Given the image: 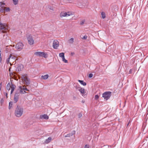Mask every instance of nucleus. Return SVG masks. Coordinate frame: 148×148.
<instances>
[{
	"label": "nucleus",
	"instance_id": "19",
	"mask_svg": "<svg viewBox=\"0 0 148 148\" xmlns=\"http://www.w3.org/2000/svg\"><path fill=\"white\" fill-rule=\"evenodd\" d=\"M51 140V137H49L47 139L45 140V142L47 143H48L50 142Z\"/></svg>",
	"mask_w": 148,
	"mask_h": 148
},
{
	"label": "nucleus",
	"instance_id": "6",
	"mask_svg": "<svg viewBox=\"0 0 148 148\" xmlns=\"http://www.w3.org/2000/svg\"><path fill=\"white\" fill-rule=\"evenodd\" d=\"M24 46V45L21 42H19L17 43L15 47L16 49L20 51L23 49Z\"/></svg>",
	"mask_w": 148,
	"mask_h": 148
},
{
	"label": "nucleus",
	"instance_id": "26",
	"mask_svg": "<svg viewBox=\"0 0 148 148\" xmlns=\"http://www.w3.org/2000/svg\"><path fill=\"white\" fill-rule=\"evenodd\" d=\"M4 7H1V8H0V12H1L2 13L4 12L5 11V9L4 8H3Z\"/></svg>",
	"mask_w": 148,
	"mask_h": 148
},
{
	"label": "nucleus",
	"instance_id": "49",
	"mask_svg": "<svg viewBox=\"0 0 148 148\" xmlns=\"http://www.w3.org/2000/svg\"><path fill=\"white\" fill-rule=\"evenodd\" d=\"M19 88L21 89H22L23 88H22V87L21 86H19Z\"/></svg>",
	"mask_w": 148,
	"mask_h": 148
},
{
	"label": "nucleus",
	"instance_id": "28",
	"mask_svg": "<svg viewBox=\"0 0 148 148\" xmlns=\"http://www.w3.org/2000/svg\"><path fill=\"white\" fill-rule=\"evenodd\" d=\"M62 61H63L64 62L67 63H68V61L66 60L65 58L64 57L62 58Z\"/></svg>",
	"mask_w": 148,
	"mask_h": 148
},
{
	"label": "nucleus",
	"instance_id": "3",
	"mask_svg": "<svg viewBox=\"0 0 148 148\" xmlns=\"http://www.w3.org/2000/svg\"><path fill=\"white\" fill-rule=\"evenodd\" d=\"M21 78L24 84H25L27 86H28L30 84V81L29 79L27 77V74L22 75Z\"/></svg>",
	"mask_w": 148,
	"mask_h": 148
},
{
	"label": "nucleus",
	"instance_id": "1",
	"mask_svg": "<svg viewBox=\"0 0 148 148\" xmlns=\"http://www.w3.org/2000/svg\"><path fill=\"white\" fill-rule=\"evenodd\" d=\"M23 109L22 107L17 105L15 108L14 112L15 115L17 117H20L23 114Z\"/></svg>",
	"mask_w": 148,
	"mask_h": 148
},
{
	"label": "nucleus",
	"instance_id": "43",
	"mask_svg": "<svg viewBox=\"0 0 148 148\" xmlns=\"http://www.w3.org/2000/svg\"><path fill=\"white\" fill-rule=\"evenodd\" d=\"M84 148H89V145H85Z\"/></svg>",
	"mask_w": 148,
	"mask_h": 148
},
{
	"label": "nucleus",
	"instance_id": "17",
	"mask_svg": "<svg viewBox=\"0 0 148 148\" xmlns=\"http://www.w3.org/2000/svg\"><path fill=\"white\" fill-rule=\"evenodd\" d=\"M11 56V58L12 59H14V60L15 59V61L16 60H18V58H17V57H16L15 56H14V55H12V54H10V55L9 56Z\"/></svg>",
	"mask_w": 148,
	"mask_h": 148
},
{
	"label": "nucleus",
	"instance_id": "24",
	"mask_svg": "<svg viewBox=\"0 0 148 148\" xmlns=\"http://www.w3.org/2000/svg\"><path fill=\"white\" fill-rule=\"evenodd\" d=\"M14 4L16 5L18 4V0H12Z\"/></svg>",
	"mask_w": 148,
	"mask_h": 148
},
{
	"label": "nucleus",
	"instance_id": "31",
	"mask_svg": "<svg viewBox=\"0 0 148 148\" xmlns=\"http://www.w3.org/2000/svg\"><path fill=\"white\" fill-rule=\"evenodd\" d=\"M5 11L6 12H8L10 11V8L9 7L8 8H6V9H5Z\"/></svg>",
	"mask_w": 148,
	"mask_h": 148
},
{
	"label": "nucleus",
	"instance_id": "39",
	"mask_svg": "<svg viewBox=\"0 0 148 148\" xmlns=\"http://www.w3.org/2000/svg\"><path fill=\"white\" fill-rule=\"evenodd\" d=\"M66 13L67 15V16H69L72 14L71 13H70L69 12H66Z\"/></svg>",
	"mask_w": 148,
	"mask_h": 148
},
{
	"label": "nucleus",
	"instance_id": "30",
	"mask_svg": "<svg viewBox=\"0 0 148 148\" xmlns=\"http://www.w3.org/2000/svg\"><path fill=\"white\" fill-rule=\"evenodd\" d=\"M99 98V96L98 95H95V100H97Z\"/></svg>",
	"mask_w": 148,
	"mask_h": 148
},
{
	"label": "nucleus",
	"instance_id": "29",
	"mask_svg": "<svg viewBox=\"0 0 148 148\" xmlns=\"http://www.w3.org/2000/svg\"><path fill=\"white\" fill-rule=\"evenodd\" d=\"M11 56H9V58L7 59L6 60V62L7 64L9 63L10 59L11 58Z\"/></svg>",
	"mask_w": 148,
	"mask_h": 148
},
{
	"label": "nucleus",
	"instance_id": "46",
	"mask_svg": "<svg viewBox=\"0 0 148 148\" xmlns=\"http://www.w3.org/2000/svg\"><path fill=\"white\" fill-rule=\"evenodd\" d=\"M74 54L75 53L74 52H71V56H73Z\"/></svg>",
	"mask_w": 148,
	"mask_h": 148
},
{
	"label": "nucleus",
	"instance_id": "14",
	"mask_svg": "<svg viewBox=\"0 0 148 148\" xmlns=\"http://www.w3.org/2000/svg\"><path fill=\"white\" fill-rule=\"evenodd\" d=\"M75 134V131H73L72 133L67 134L65 136V137H70L71 136H72L74 134Z\"/></svg>",
	"mask_w": 148,
	"mask_h": 148
},
{
	"label": "nucleus",
	"instance_id": "52",
	"mask_svg": "<svg viewBox=\"0 0 148 148\" xmlns=\"http://www.w3.org/2000/svg\"><path fill=\"white\" fill-rule=\"evenodd\" d=\"M82 103H84L85 102V101H84L82 100Z\"/></svg>",
	"mask_w": 148,
	"mask_h": 148
},
{
	"label": "nucleus",
	"instance_id": "35",
	"mask_svg": "<svg viewBox=\"0 0 148 148\" xmlns=\"http://www.w3.org/2000/svg\"><path fill=\"white\" fill-rule=\"evenodd\" d=\"M93 74L91 73H90L89 74V75H88V77L89 78H91L93 76Z\"/></svg>",
	"mask_w": 148,
	"mask_h": 148
},
{
	"label": "nucleus",
	"instance_id": "22",
	"mask_svg": "<svg viewBox=\"0 0 148 148\" xmlns=\"http://www.w3.org/2000/svg\"><path fill=\"white\" fill-rule=\"evenodd\" d=\"M42 57H44L45 58H47L48 57V54L47 53H46L44 52H43V53Z\"/></svg>",
	"mask_w": 148,
	"mask_h": 148
},
{
	"label": "nucleus",
	"instance_id": "48",
	"mask_svg": "<svg viewBox=\"0 0 148 148\" xmlns=\"http://www.w3.org/2000/svg\"><path fill=\"white\" fill-rule=\"evenodd\" d=\"M2 83V82H1V83L0 84V90L1 89V87Z\"/></svg>",
	"mask_w": 148,
	"mask_h": 148
},
{
	"label": "nucleus",
	"instance_id": "16",
	"mask_svg": "<svg viewBox=\"0 0 148 148\" xmlns=\"http://www.w3.org/2000/svg\"><path fill=\"white\" fill-rule=\"evenodd\" d=\"M60 16L61 17H65V16H67V15L66 12H61L60 14Z\"/></svg>",
	"mask_w": 148,
	"mask_h": 148
},
{
	"label": "nucleus",
	"instance_id": "44",
	"mask_svg": "<svg viewBox=\"0 0 148 148\" xmlns=\"http://www.w3.org/2000/svg\"><path fill=\"white\" fill-rule=\"evenodd\" d=\"M1 53H0V62H2V58L1 56Z\"/></svg>",
	"mask_w": 148,
	"mask_h": 148
},
{
	"label": "nucleus",
	"instance_id": "5",
	"mask_svg": "<svg viewBox=\"0 0 148 148\" xmlns=\"http://www.w3.org/2000/svg\"><path fill=\"white\" fill-rule=\"evenodd\" d=\"M28 43L30 45H33L34 43V40L33 37L31 34H29L27 36Z\"/></svg>",
	"mask_w": 148,
	"mask_h": 148
},
{
	"label": "nucleus",
	"instance_id": "42",
	"mask_svg": "<svg viewBox=\"0 0 148 148\" xmlns=\"http://www.w3.org/2000/svg\"><path fill=\"white\" fill-rule=\"evenodd\" d=\"M87 36L86 35H85L84 36L83 38H82L83 39L86 40L87 39Z\"/></svg>",
	"mask_w": 148,
	"mask_h": 148
},
{
	"label": "nucleus",
	"instance_id": "38",
	"mask_svg": "<svg viewBox=\"0 0 148 148\" xmlns=\"http://www.w3.org/2000/svg\"><path fill=\"white\" fill-rule=\"evenodd\" d=\"M82 116V114L81 113H79L78 115V118H80Z\"/></svg>",
	"mask_w": 148,
	"mask_h": 148
},
{
	"label": "nucleus",
	"instance_id": "45",
	"mask_svg": "<svg viewBox=\"0 0 148 148\" xmlns=\"http://www.w3.org/2000/svg\"><path fill=\"white\" fill-rule=\"evenodd\" d=\"M132 72V69H130L129 71V73L131 74Z\"/></svg>",
	"mask_w": 148,
	"mask_h": 148
},
{
	"label": "nucleus",
	"instance_id": "2",
	"mask_svg": "<svg viewBox=\"0 0 148 148\" xmlns=\"http://www.w3.org/2000/svg\"><path fill=\"white\" fill-rule=\"evenodd\" d=\"M9 31V28L5 23H0V32L6 33Z\"/></svg>",
	"mask_w": 148,
	"mask_h": 148
},
{
	"label": "nucleus",
	"instance_id": "25",
	"mask_svg": "<svg viewBox=\"0 0 148 148\" xmlns=\"http://www.w3.org/2000/svg\"><path fill=\"white\" fill-rule=\"evenodd\" d=\"M101 16H102V18H104L106 17V14L104 12H101Z\"/></svg>",
	"mask_w": 148,
	"mask_h": 148
},
{
	"label": "nucleus",
	"instance_id": "55",
	"mask_svg": "<svg viewBox=\"0 0 148 148\" xmlns=\"http://www.w3.org/2000/svg\"><path fill=\"white\" fill-rule=\"evenodd\" d=\"M50 9H51V10H53V9H52H52H51V8H50Z\"/></svg>",
	"mask_w": 148,
	"mask_h": 148
},
{
	"label": "nucleus",
	"instance_id": "40",
	"mask_svg": "<svg viewBox=\"0 0 148 148\" xmlns=\"http://www.w3.org/2000/svg\"><path fill=\"white\" fill-rule=\"evenodd\" d=\"M2 4L3 5H5V3H2L1 2H0V7H2L1 6Z\"/></svg>",
	"mask_w": 148,
	"mask_h": 148
},
{
	"label": "nucleus",
	"instance_id": "54",
	"mask_svg": "<svg viewBox=\"0 0 148 148\" xmlns=\"http://www.w3.org/2000/svg\"><path fill=\"white\" fill-rule=\"evenodd\" d=\"M73 98H74V99H75V98H76V97H73Z\"/></svg>",
	"mask_w": 148,
	"mask_h": 148
},
{
	"label": "nucleus",
	"instance_id": "33",
	"mask_svg": "<svg viewBox=\"0 0 148 148\" xmlns=\"http://www.w3.org/2000/svg\"><path fill=\"white\" fill-rule=\"evenodd\" d=\"M4 101V100L3 98H2L0 101V103L1 104V105H2V104L3 103Z\"/></svg>",
	"mask_w": 148,
	"mask_h": 148
},
{
	"label": "nucleus",
	"instance_id": "37",
	"mask_svg": "<svg viewBox=\"0 0 148 148\" xmlns=\"http://www.w3.org/2000/svg\"><path fill=\"white\" fill-rule=\"evenodd\" d=\"M85 22V21L84 20H82V21H81L80 22V24L81 25H82L84 24V23Z\"/></svg>",
	"mask_w": 148,
	"mask_h": 148
},
{
	"label": "nucleus",
	"instance_id": "41",
	"mask_svg": "<svg viewBox=\"0 0 148 148\" xmlns=\"http://www.w3.org/2000/svg\"><path fill=\"white\" fill-rule=\"evenodd\" d=\"M81 88L80 87H79L77 85L75 86V88L76 89H77L78 90L79 88Z\"/></svg>",
	"mask_w": 148,
	"mask_h": 148
},
{
	"label": "nucleus",
	"instance_id": "21",
	"mask_svg": "<svg viewBox=\"0 0 148 148\" xmlns=\"http://www.w3.org/2000/svg\"><path fill=\"white\" fill-rule=\"evenodd\" d=\"M13 105V102L11 101L9 103L8 108L9 109H10L12 107V106Z\"/></svg>",
	"mask_w": 148,
	"mask_h": 148
},
{
	"label": "nucleus",
	"instance_id": "4",
	"mask_svg": "<svg viewBox=\"0 0 148 148\" xmlns=\"http://www.w3.org/2000/svg\"><path fill=\"white\" fill-rule=\"evenodd\" d=\"M112 92L110 91L106 92L102 94V97L104 99L107 100L108 99L111 95Z\"/></svg>",
	"mask_w": 148,
	"mask_h": 148
},
{
	"label": "nucleus",
	"instance_id": "23",
	"mask_svg": "<svg viewBox=\"0 0 148 148\" xmlns=\"http://www.w3.org/2000/svg\"><path fill=\"white\" fill-rule=\"evenodd\" d=\"M59 56L61 58H62L63 57H64V53H63V52H62V53H60L59 54Z\"/></svg>",
	"mask_w": 148,
	"mask_h": 148
},
{
	"label": "nucleus",
	"instance_id": "50",
	"mask_svg": "<svg viewBox=\"0 0 148 148\" xmlns=\"http://www.w3.org/2000/svg\"><path fill=\"white\" fill-rule=\"evenodd\" d=\"M130 122L129 121V122L127 124V126H129V124H130Z\"/></svg>",
	"mask_w": 148,
	"mask_h": 148
},
{
	"label": "nucleus",
	"instance_id": "18",
	"mask_svg": "<svg viewBox=\"0 0 148 148\" xmlns=\"http://www.w3.org/2000/svg\"><path fill=\"white\" fill-rule=\"evenodd\" d=\"M78 81L82 84L84 86H86V82H84L83 80H78Z\"/></svg>",
	"mask_w": 148,
	"mask_h": 148
},
{
	"label": "nucleus",
	"instance_id": "12",
	"mask_svg": "<svg viewBox=\"0 0 148 148\" xmlns=\"http://www.w3.org/2000/svg\"><path fill=\"white\" fill-rule=\"evenodd\" d=\"M78 90L80 92L81 94L84 96V94H85V89L84 88H81L78 89Z\"/></svg>",
	"mask_w": 148,
	"mask_h": 148
},
{
	"label": "nucleus",
	"instance_id": "47",
	"mask_svg": "<svg viewBox=\"0 0 148 148\" xmlns=\"http://www.w3.org/2000/svg\"><path fill=\"white\" fill-rule=\"evenodd\" d=\"M5 96H6V98H8V96H7V95H8V94L7 93H5Z\"/></svg>",
	"mask_w": 148,
	"mask_h": 148
},
{
	"label": "nucleus",
	"instance_id": "7",
	"mask_svg": "<svg viewBox=\"0 0 148 148\" xmlns=\"http://www.w3.org/2000/svg\"><path fill=\"white\" fill-rule=\"evenodd\" d=\"M20 93L18 91H16L15 93L14 97V102L16 103L18 101Z\"/></svg>",
	"mask_w": 148,
	"mask_h": 148
},
{
	"label": "nucleus",
	"instance_id": "10",
	"mask_svg": "<svg viewBox=\"0 0 148 148\" xmlns=\"http://www.w3.org/2000/svg\"><path fill=\"white\" fill-rule=\"evenodd\" d=\"M11 91L10 92V94H11L14 91V89L16 88V86L15 85L13 84L12 83V82H11Z\"/></svg>",
	"mask_w": 148,
	"mask_h": 148
},
{
	"label": "nucleus",
	"instance_id": "13",
	"mask_svg": "<svg viewBox=\"0 0 148 148\" xmlns=\"http://www.w3.org/2000/svg\"><path fill=\"white\" fill-rule=\"evenodd\" d=\"M43 53V52H42L38 51L35 52L34 54L37 56H39L40 57H42Z\"/></svg>",
	"mask_w": 148,
	"mask_h": 148
},
{
	"label": "nucleus",
	"instance_id": "8",
	"mask_svg": "<svg viewBox=\"0 0 148 148\" xmlns=\"http://www.w3.org/2000/svg\"><path fill=\"white\" fill-rule=\"evenodd\" d=\"M23 68V66L22 64H19L18 65L16 69V71L18 72L21 71Z\"/></svg>",
	"mask_w": 148,
	"mask_h": 148
},
{
	"label": "nucleus",
	"instance_id": "51",
	"mask_svg": "<svg viewBox=\"0 0 148 148\" xmlns=\"http://www.w3.org/2000/svg\"><path fill=\"white\" fill-rule=\"evenodd\" d=\"M11 68V67L9 68V71L10 72V69Z\"/></svg>",
	"mask_w": 148,
	"mask_h": 148
},
{
	"label": "nucleus",
	"instance_id": "34",
	"mask_svg": "<svg viewBox=\"0 0 148 148\" xmlns=\"http://www.w3.org/2000/svg\"><path fill=\"white\" fill-rule=\"evenodd\" d=\"M22 89L24 90H26V91H27L28 92H29V90L28 89H27V88L25 87L23 88H22Z\"/></svg>",
	"mask_w": 148,
	"mask_h": 148
},
{
	"label": "nucleus",
	"instance_id": "36",
	"mask_svg": "<svg viewBox=\"0 0 148 148\" xmlns=\"http://www.w3.org/2000/svg\"><path fill=\"white\" fill-rule=\"evenodd\" d=\"M102 148H109V147L108 145H104L102 147Z\"/></svg>",
	"mask_w": 148,
	"mask_h": 148
},
{
	"label": "nucleus",
	"instance_id": "53",
	"mask_svg": "<svg viewBox=\"0 0 148 148\" xmlns=\"http://www.w3.org/2000/svg\"><path fill=\"white\" fill-rule=\"evenodd\" d=\"M24 92V93H26V92L25 91V90H24V92Z\"/></svg>",
	"mask_w": 148,
	"mask_h": 148
},
{
	"label": "nucleus",
	"instance_id": "20",
	"mask_svg": "<svg viewBox=\"0 0 148 148\" xmlns=\"http://www.w3.org/2000/svg\"><path fill=\"white\" fill-rule=\"evenodd\" d=\"M11 88V87H10V82H9L8 84L7 85L6 88L8 90H10Z\"/></svg>",
	"mask_w": 148,
	"mask_h": 148
},
{
	"label": "nucleus",
	"instance_id": "15",
	"mask_svg": "<svg viewBox=\"0 0 148 148\" xmlns=\"http://www.w3.org/2000/svg\"><path fill=\"white\" fill-rule=\"evenodd\" d=\"M49 77V75L48 74H46L44 75H42L41 76V79H46Z\"/></svg>",
	"mask_w": 148,
	"mask_h": 148
},
{
	"label": "nucleus",
	"instance_id": "9",
	"mask_svg": "<svg viewBox=\"0 0 148 148\" xmlns=\"http://www.w3.org/2000/svg\"><path fill=\"white\" fill-rule=\"evenodd\" d=\"M59 46V42L56 40H54L53 42V47L54 49H57Z\"/></svg>",
	"mask_w": 148,
	"mask_h": 148
},
{
	"label": "nucleus",
	"instance_id": "11",
	"mask_svg": "<svg viewBox=\"0 0 148 148\" xmlns=\"http://www.w3.org/2000/svg\"><path fill=\"white\" fill-rule=\"evenodd\" d=\"M40 118L41 119H43L46 120H47L49 119V117L47 114H44L40 115Z\"/></svg>",
	"mask_w": 148,
	"mask_h": 148
},
{
	"label": "nucleus",
	"instance_id": "27",
	"mask_svg": "<svg viewBox=\"0 0 148 148\" xmlns=\"http://www.w3.org/2000/svg\"><path fill=\"white\" fill-rule=\"evenodd\" d=\"M74 39L73 38H71L70 40H69V42L71 43H73L74 42Z\"/></svg>",
	"mask_w": 148,
	"mask_h": 148
},
{
	"label": "nucleus",
	"instance_id": "32",
	"mask_svg": "<svg viewBox=\"0 0 148 148\" xmlns=\"http://www.w3.org/2000/svg\"><path fill=\"white\" fill-rule=\"evenodd\" d=\"M23 90L22 89H20L19 90H18L17 91H18L19 92V93H21L22 94H24V92H23Z\"/></svg>",
	"mask_w": 148,
	"mask_h": 148
}]
</instances>
